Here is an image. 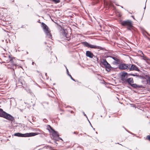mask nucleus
<instances>
[{
    "mask_svg": "<svg viewBox=\"0 0 150 150\" xmlns=\"http://www.w3.org/2000/svg\"><path fill=\"white\" fill-rule=\"evenodd\" d=\"M147 0H146V2L145 4H146V1H147ZM146 5H145V7H144V10L145 9H146Z\"/></svg>",
    "mask_w": 150,
    "mask_h": 150,
    "instance_id": "obj_38",
    "label": "nucleus"
},
{
    "mask_svg": "<svg viewBox=\"0 0 150 150\" xmlns=\"http://www.w3.org/2000/svg\"><path fill=\"white\" fill-rule=\"evenodd\" d=\"M81 134H79V136L80 135H81Z\"/></svg>",
    "mask_w": 150,
    "mask_h": 150,
    "instance_id": "obj_48",
    "label": "nucleus"
},
{
    "mask_svg": "<svg viewBox=\"0 0 150 150\" xmlns=\"http://www.w3.org/2000/svg\"><path fill=\"white\" fill-rule=\"evenodd\" d=\"M106 70L109 72L110 71V68H111V66L110 64L108 63L107 64H106L105 66H104Z\"/></svg>",
    "mask_w": 150,
    "mask_h": 150,
    "instance_id": "obj_16",
    "label": "nucleus"
},
{
    "mask_svg": "<svg viewBox=\"0 0 150 150\" xmlns=\"http://www.w3.org/2000/svg\"><path fill=\"white\" fill-rule=\"evenodd\" d=\"M83 114H84V115L85 116H86V117H87H87L86 115V114H85V113H84V112H83Z\"/></svg>",
    "mask_w": 150,
    "mask_h": 150,
    "instance_id": "obj_36",
    "label": "nucleus"
},
{
    "mask_svg": "<svg viewBox=\"0 0 150 150\" xmlns=\"http://www.w3.org/2000/svg\"><path fill=\"white\" fill-rule=\"evenodd\" d=\"M118 144H119V143H118Z\"/></svg>",
    "mask_w": 150,
    "mask_h": 150,
    "instance_id": "obj_63",
    "label": "nucleus"
},
{
    "mask_svg": "<svg viewBox=\"0 0 150 150\" xmlns=\"http://www.w3.org/2000/svg\"><path fill=\"white\" fill-rule=\"evenodd\" d=\"M15 59L14 57H12V58H11V59H10V61L11 62V63H13L14 61H13V59Z\"/></svg>",
    "mask_w": 150,
    "mask_h": 150,
    "instance_id": "obj_26",
    "label": "nucleus"
},
{
    "mask_svg": "<svg viewBox=\"0 0 150 150\" xmlns=\"http://www.w3.org/2000/svg\"><path fill=\"white\" fill-rule=\"evenodd\" d=\"M6 112L2 109L0 108V117L3 118Z\"/></svg>",
    "mask_w": 150,
    "mask_h": 150,
    "instance_id": "obj_15",
    "label": "nucleus"
},
{
    "mask_svg": "<svg viewBox=\"0 0 150 150\" xmlns=\"http://www.w3.org/2000/svg\"><path fill=\"white\" fill-rule=\"evenodd\" d=\"M45 44H46V42H45Z\"/></svg>",
    "mask_w": 150,
    "mask_h": 150,
    "instance_id": "obj_59",
    "label": "nucleus"
},
{
    "mask_svg": "<svg viewBox=\"0 0 150 150\" xmlns=\"http://www.w3.org/2000/svg\"><path fill=\"white\" fill-rule=\"evenodd\" d=\"M15 5L17 7L18 6L15 4Z\"/></svg>",
    "mask_w": 150,
    "mask_h": 150,
    "instance_id": "obj_51",
    "label": "nucleus"
},
{
    "mask_svg": "<svg viewBox=\"0 0 150 150\" xmlns=\"http://www.w3.org/2000/svg\"><path fill=\"white\" fill-rule=\"evenodd\" d=\"M50 1H52L55 4H57L60 2V0H50Z\"/></svg>",
    "mask_w": 150,
    "mask_h": 150,
    "instance_id": "obj_19",
    "label": "nucleus"
},
{
    "mask_svg": "<svg viewBox=\"0 0 150 150\" xmlns=\"http://www.w3.org/2000/svg\"><path fill=\"white\" fill-rule=\"evenodd\" d=\"M109 57L112 59L113 60H114L115 61L114 62L115 64H119V62H120L119 59H118L117 58L114 57L110 56Z\"/></svg>",
    "mask_w": 150,
    "mask_h": 150,
    "instance_id": "obj_13",
    "label": "nucleus"
},
{
    "mask_svg": "<svg viewBox=\"0 0 150 150\" xmlns=\"http://www.w3.org/2000/svg\"><path fill=\"white\" fill-rule=\"evenodd\" d=\"M130 64H127L125 63H120L119 64L118 67L121 70H124L126 69L128 70L129 66Z\"/></svg>",
    "mask_w": 150,
    "mask_h": 150,
    "instance_id": "obj_7",
    "label": "nucleus"
},
{
    "mask_svg": "<svg viewBox=\"0 0 150 150\" xmlns=\"http://www.w3.org/2000/svg\"><path fill=\"white\" fill-rule=\"evenodd\" d=\"M93 129L95 130V128H93Z\"/></svg>",
    "mask_w": 150,
    "mask_h": 150,
    "instance_id": "obj_53",
    "label": "nucleus"
},
{
    "mask_svg": "<svg viewBox=\"0 0 150 150\" xmlns=\"http://www.w3.org/2000/svg\"><path fill=\"white\" fill-rule=\"evenodd\" d=\"M59 139H60V140H62V138H60V137H59Z\"/></svg>",
    "mask_w": 150,
    "mask_h": 150,
    "instance_id": "obj_40",
    "label": "nucleus"
},
{
    "mask_svg": "<svg viewBox=\"0 0 150 150\" xmlns=\"http://www.w3.org/2000/svg\"><path fill=\"white\" fill-rule=\"evenodd\" d=\"M26 53H27V54H28V52H27Z\"/></svg>",
    "mask_w": 150,
    "mask_h": 150,
    "instance_id": "obj_54",
    "label": "nucleus"
},
{
    "mask_svg": "<svg viewBox=\"0 0 150 150\" xmlns=\"http://www.w3.org/2000/svg\"><path fill=\"white\" fill-rule=\"evenodd\" d=\"M138 76H138V77L140 79H145V78L144 77V76H143L142 75L141 76V75H138Z\"/></svg>",
    "mask_w": 150,
    "mask_h": 150,
    "instance_id": "obj_27",
    "label": "nucleus"
},
{
    "mask_svg": "<svg viewBox=\"0 0 150 150\" xmlns=\"http://www.w3.org/2000/svg\"><path fill=\"white\" fill-rule=\"evenodd\" d=\"M96 133L97 134L98 133V132H96Z\"/></svg>",
    "mask_w": 150,
    "mask_h": 150,
    "instance_id": "obj_52",
    "label": "nucleus"
},
{
    "mask_svg": "<svg viewBox=\"0 0 150 150\" xmlns=\"http://www.w3.org/2000/svg\"><path fill=\"white\" fill-rule=\"evenodd\" d=\"M67 32V31L66 30L63 29L61 32L62 35L64 37L65 36V34H66Z\"/></svg>",
    "mask_w": 150,
    "mask_h": 150,
    "instance_id": "obj_18",
    "label": "nucleus"
},
{
    "mask_svg": "<svg viewBox=\"0 0 150 150\" xmlns=\"http://www.w3.org/2000/svg\"><path fill=\"white\" fill-rule=\"evenodd\" d=\"M128 88H129V89H131V87H128Z\"/></svg>",
    "mask_w": 150,
    "mask_h": 150,
    "instance_id": "obj_46",
    "label": "nucleus"
},
{
    "mask_svg": "<svg viewBox=\"0 0 150 150\" xmlns=\"http://www.w3.org/2000/svg\"><path fill=\"white\" fill-rule=\"evenodd\" d=\"M147 34L148 35H149V34L148 33H147Z\"/></svg>",
    "mask_w": 150,
    "mask_h": 150,
    "instance_id": "obj_60",
    "label": "nucleus"
},
{
    "mask_svg": "<svg viewBox=\"0 0 150 150\" xmlns=\"http://www.w3.org/2000/svg\"><path fill=\"white\" fill-rule=\"evenodd\" d=\"M34 63V62H32V64L33 65Z\"/></svg>",
    "mask_w": 150,
    "mask_h": 150,
    "instance_id": "obj_45",
    "label": "nucleus"
},
{
    "mask_svg": "<svg viewBox=\"0 0 150 150\" xmlns=\"http://www.w3.org/2000/svg\"><path fill=\"white\" fill-rule=\"evenodd\" d=\"M132 17L134 19H135V18H134V16H132Z\"/></svg>",
    "mask_w": 150,
    "mask_h": 150,
    "instance_id": "obj_43",
    "label": "nucleus"
},
{
    "mask_svg": "<svg viewBox=\"0 0 150 150\" xmlns=\"http://www.w3.org/2000/svg\"><path fill=\"white\" fill-rule=\"evenodd\" d=\"M116 5H117V4H116Z\"/></svg>",
    "mask_w": 150,
    "mask_h": 150,
    "instance_id": "obj_61",
    "label": "nucleus"
},
{
    "mask_svg": "<svg viewBox=\"0 0 150 150\" xmlns=\"http://www.w3.org/2000/svg\"><path fill=\"white\" fill-rule=\"evenodd\" d=\"M51 132L52 135L54 137H59V136L58 132L55 131L54 129L52 130V131H51Z\"/></svg>",
    "mask_w": 150,
    "mask_h": 150,
    "instance_id": "obj_12",
    "label": "nucleus"
},
{
    "mask_svg": "<svg viewBox=\"0 0 150 150\" xmlns=\"http://www.w3.org/2000/svg\"><path fill=\"white\" fill-rule=\"evenodd\" d=\"M125 129L129 133H130L131 134L133 135H134V136H135V134H134L133 133H132V132H130L129 131H128V130H127L125 128Z\"/></svg>",
    "mask_w": 150,
    "mask_h": 150,
    "instance_id": "obj_29",
    "label": "nucleus"
},
{
    "mask_svg": "<svg viewBox=\"0 0 150 150\" xmlns=\"http://www.w3.org/2000/svg\"><path fill=\"white\" fill-rule=\"evenodd\" d=\"M116 5H117V4H116Z\"/></svg>",
    "mask_w": 150,
    "mask_h": 150,
    "instance_id": "obj_62",
    "label": "nucleus"
},
{
    "mask_svg": "<svg viewBox=\"0 0 150 150\" xmlns=\"http://www.w3.org/2000/svg\"><path fill=\"white\" fill-rule=\"evenodd\" d=\"M132 74H128V76H132Z\"/></svg>",
    "mask_w": 150,
    "mask_h": 150,
    "instance_id": "obj_37",
    "label": "nucleus"
},
{
    "mask_svg": "<svg viewBox=\"0 0 150 150\" xmlns=\"http://www.w3.org/2000/svg\"><path fill=\"white\" fill-rule=\"evenodd\" d=\"M65 68H66V71H67V75H69L70 74L69 71H68V69L67 68V67L66 66H65Z\"/></svg>",
    "mask_w": 150,
    "mask_h": 150,
    "instance_id": "obj_24",
    "label": "nucleus"
},
{
    "mask_svg": "<svg viewBox=\"0 0 150 150\" xmlns=\"http://www.w3.org/2000/svg\"><path fill=\"white\" fill-rule=\"evenodd\" d=\"M82 43L84 46L88 47V48L92 49H100V50H103L104 49V48L101 46L92 45L86 42H83Z\"/></svg>",
    "mask_w": 150,
    "mask_h": 150,
    "instance_id": "obj_4",
    "label": "nucleus"
},
{
    "mask_svg": "<svg viewBox=\"0 0 150 150\" xmlns=\"http://www.w3.org/2000/svg\"><path fill=\"white\" fill-rule=\"evenodd\" d=\"M103 81V82H102V83H103V84L105 83V81H104V80Z\"/></svg>",
    "mask_w": 150,
    "mask_h": 150,
    "instance_id": "obj_41",
    "label": "nucleus"
},
{
    "mask_svg": "<svg viewBox=\"0 0 150 150\" xmlns=\"http://www.w3.org/2000/svg\"><path fill=\"white\" fill-rule=\"evenodd\" d=\"M54 62H55V61L57 60V58L56 56H54Z\"/></svg>",
    "mask_w": 150,
    "mask_h": 150,
    "instance_id": "obj_32",
    "label": "nucleus"
},
{
    "mask_svg": "<svg viewBox=\"0 0 150 150\" xmlns=\"http://www.w3.org/2000/svg\"><path fill=\"white\" fill-rule=\"evenodd\" d=\"M2 63H5V62H2Z\"/></svg>",
    "mask_w": 150,
    "mask_h": 150,
    "instance_id": "obj_49",
    "label": "nucleus"
},
{
    "mask_svg": "<svg viewBox=\"0 0 150 150\" xmlns=\"http://www.w3.org/2000/svg\"><path fill=\"white\" fill-rule=\"evenodd\" d=\"M140 52L143 54L142 56H141V57L143 58V59L144 60L148 59V58L146 56L143 54L142 51H140Z\"/></svg>",
    "mask_w": 150,
    "mask_h": 150,
    "instance_id": "obj_17",
    "label": "nucleus"
},
{
    "mask_svg": "<svg viewBox=\"0 0 150 150\" xmlns=\"http://www.w3.org/2000/svg\"><path fill=\"white\" fill-rule=\"evenodd\" d=\"M130 64V65L129 66L128 69L129 70V71H133L134 70L138 71H140L138 67L135 64Z\"/></svg>",
    "mask_w": 150,
    "mask_h": 150,
    "instance_id": "obj_8",
    "label": "nucleus"
},
{
    "mask_svg": "<svg viewBox=\"0 0 150 150\" xmlns=\"http://www.w3.org/2000/svg\"><path fill=\"white\" fill-rule=\"evenodd\" d=\"M86 55L87 57L92 58L94 56V55L91 51H87L86 52Z\"/></svg>",
    "mask_w": 150,
    "mask_h": 150,
    "instance_id": "obj_11",
    "label": "nucleus"
},
{
    "mask_svg": "<svg viewBox=\"0 0 150 150\" xmlns=\"http://www.w3.org/2000/svg\"><path fill=\"white\" fill-rule=\"evenodd\" d=\"M37 72H39V71H37Z\"/></svg>",
    "mask_w": 150,
    "mask_h": 150,
    "instance_id": "obj_58",
    "label": "nucleus"
},
{
    "mask_svg": "<svg viewBox=\"0 0 150 150\" xmlns=\"http://www.w3.org/2000/svg\"><path fill=\"white\" fill-rule=\"evenodd\" d=\"M39 133L36 132H30L25 134H22L20 133H16L14 134V135L16 136L21 137H28L34 136L38 135Z\"/></svg>",
    "mask_w": 150,
    "mask_h": 150,
    "instance_id": "obj_2",
    "label": "nucleus"
},
{
    "mask_svg": "<svg viewBox=\"0 0 150 150\" xmlns=\"http://www.w3.org/2000/svg\"><path fill=\"white\" fill-rule=\"evenodd\" d=\"M116 69V68H114V67H111V68H110V70L111 69H112V70H114V69Z\"/></svg>",
    "mask_w": 150,
    "mask_h": 150,
    "instance_id": "obj_34",
    "label": "nucleus"
},
{
    "mask_svg": "<svg viewBox=\"0 0 150 150\" xmlns=\"http://www.w3.org/2000/svg\"><path fill=\"white\" fill-rule=\"evenodd\" d=\"M41 25L43 31L46 34V36L49 38H51L52 35L50 33V31L49 30L48 27L43 22H42Z\"/></svg>",
    "mask_w": 150,
    "mask_h": 150,
    "instance_id": "obj_3",
    "label": "nucleus"
},
{
    "mask_svg": "<svg viewBox=\"0 0 150 150\" xmlns=\"http://www.w3.org/2000/svg\"><path fill=\"white\" fill-rule=\"evenodd\" d=\"M90 125H91V127H92L93 128V126H92V125H91V123H90Z\"/></svg>",
    "mask_w": 150,
    "mask_h": 150,
    "instance_id": "obj_44",
    "label": "nucleus"
},
{
    "mask_svg": "<svg viewBox=\"0 0 150 150\" xmlns=\"http://www.w3.org/2000/svg\"><path fill=\"white\" fill-rule=\"evenodd\" d=\"M55 85V83H54L53 84V85Z\"/></svg>",
    "mask_w": 150,
    "mask_h": 150,
    "instance_id": "obj_56",
    "label": "nucleus"
},
{
    "mask_svg": "<svg viewBox=\"0 0 150 150\" xmlns=\"http://www.w3.org/2000/svg\"><path fill=\"white\" fill-rule=\"evenodd\" d=\"M3 118L11 122L14 120V117L11 115L7 112H6Z\"/></svg>",
    "mask_w": 150,
    "mask_h": 150,
    "instance_id": "obj_9",
    "label": "nucleus"
},
{
    "mask_svg": "<svg viewBox=\"0 0 150 150\" xmlns=\"http://www.w3.org/2000/svg\"><path fill=\"white\" fill-rule=\"evenodd\" d=\"M120 23L123 26H126L127 30L130 31L132 33L135 31V28L133 26L132 21L129 19L126 21L120 20Z\"/></svg>",
    "mask_w": 150,
    "mask_h": 150,
    "instance_id": "obj_1",
    "label": "nucleus"
},
{
    "mask_svg": "<svg viewBox=\"0 0 150 150\" xmlns=\"http://www.w3.org/2000/svg\"><path fill=\"white\" fill-rule=\"evenodd\" d=\"M131 78H129L127 79L124 83H126L127 82L129 85H130L131 86L136 89L144 88L142 85H138L136 83L131 84Z\"/></svg>",
    "mask_w": 150,
    "mask_h": 150,
    "instance_id": "obj_5",
    "label": "nucleus"
},
{
    "mask_svg": "<svg viewBox=\"0 0 150 150\" xmlns=\"http://www.w3.org/2000/svg\"><path fill=\"white\" fill-rule=\"evenodd\" d=\"M130 150H132V149H129Z\"/></svg>",
    "mask_w": 150,
    "mask_h": 150,
    "instance_id": "obj_64",
    "label": "nucleus"
},
{
    "mask_svg": "<svg viewBox=\"0 0 150 150\" xmlns=\"http://www.w3.org/2000/svg\"><path fill=\"white\" fill-rule=\"evenodd\" d=\"M73 133L74 134H78V133L76 132H73Z\"/></svg>",
    "mask_w": 150,
    "mask_h": 150,
    "instance_id": "obj_35",
    "label": "nucleus"
},
{
    "mask_svg": "<svg viewBox=\"0 0 150 150\" xmlns=\"http://www.w3.org/2000/svg\"><path fill=\"white\" fill-rule=\"evenodd\" d=\"M87 120H88V122H89L90 124V123H91V122H90V121H89V120L88 119V118H87Z\"/></svg>",
    "mask_w": 150,
    "mask_h": 150,
    "instance_id": "obj_42",
    "label": "nucleus"
},
{
    "mask_svg": "<svg viewBox=\"0 0 150 150\" xmlns=\"http://www.w3.org/2000/svg\"><path fill=\"white\" fill-rule=\"evenodd\" d=\"M47 129L49 130V132H50V129L51 130V131H52V130H54L49 125H47Z\"/></svg>",
    "mask_w": 150,
    "mask_h": 150,
    "instance_id": "obj_20",
    "label": "nucleus"
},
{
    "mask_svg": "<svg viewBox=\"0 0 150 150\" xmlns=\"http://www.w3.org/2000/svg\"><path fill=\"white\" fill-rule=\"evenodd\" d=\"M68 76H69L70 77L71 79L73 81L75 82L78 81H76L75 79L73 78L70 74Z\"/></svg>",
    "mask_w": 150,
    "mask_h": 150,
    "instance_id": "obj_22",
    "label": "nucleus"
},
{
    "mask_svg": "<svg viewBox=\"0 0 150 150\" xmlns=\"http://www.w3.org/2000/svg\"><path fill=\"white\" fill-rule=\"evenodd\" d=\"M8 57L10 59H11V57H10V55H8Z\"/></svg>",
    "mask_w": 150,
    "mask_h": 150,
    "instance_id": "obj_39",
    "label": "nucleus"
},
{
    "mask_svg": "<svg viewBox=\"0 0 150 150\" xmlns=\"http://www.w3.org/2000/svg\"><path fill=\"white\" fill-rule=\"evenodd\" d=\"M138 75H139V74H132V76H136V77H138V76H138Z\"/></svg>",
    "mask_w": 150,
    "mask_h": 150,
    "instance_id": "obj_30",
    "label": "nucleus"
},
{
    "mask_svg": "<svg viewBox=\"0 0 150 150\" xmlns=\"http://www.w3.org/2000/svg\"><path fill=\"white\" fill-rule=\"evenodd\" d=\"M38 129L39 131H40V130L39 129Z\"/></svg>",
    "mask_w": 150,
    "mask_h": 150,
    "instance_id": "obj_55",
    "label": "nucleus"
},
{
    "mask_svg": "<svg viewBox=\"0 0 150 150\" xmlns=\"http://www.w3.org/2000/svg\"><path fill=\"white\" fill-rule=\"evenodd\" d=\"M12 65L13 66H15L16 65V64H15L14 62H13V63H12Z\"/></svg>",
    "mask_w": 150,
    "mask_h": 150,
    "instance_id": "obj_33",
    "label": "nucleus"
},
{
    "mask_svg": "<svg viewBox=\"0 0 150 150\" xmlns=\"http://www.w3.org/2000/svg\"><path fill=\"white\" fill-rule=\"evenodd\" d=\"M47 73H45V75L46 76H47Z\"/></svg>",
    "mask_w": 150,
    "mask_h": 150,
    "instance_id": "obj_47",
    "label": "nucleus"
},
{
    "mask_svg": "<svg viewBox=\"0 0 150 150\" xmlns=\"http://www.w3.org/2000/svg\"><path fill=\"white\" fill-rule=\"evenodd\" d=\"M14 0H13L12 1V2H14Z\"/></svg>",
    "mask_w": 150,
    "mask_h": 150,
    "instance_id": "obj_50",
    "label": "nucleus"
},
{
    "mask_svg": "<svg viewBox=\"0 0 150 150\" xmlns=\"http://www.w3.org/2000/svg\"><path fill=\"white\" fill-rule=\"evenodd\" d=\"M121 8H123V7H122V6H121Z\"/></svg>",
    "mask_w": 150,
    "mask_h": 150,
    "instance_id": "obj_57",
    "label": "nucleus"
},
{
    "mask_svg": "<svg viewBox=\"0 0 150 150\" xmlns=\"http://www.w3.org/2000/svg\"><path fill=\"white\" fill-rule=\"evenodd\" d=\"M100 62L104 66H105L106 64H107L108 63L105 59H100Z\"/></svg>",
    "mask_w": 150,
    "mask_h": 150,
    "instance_id": "obj_14",
    "label": "nucleus"
},
{
    "mask_svg": "<svg viewBox=\"0 0 150 150\" xmlns=\"http://www.w3.org/2000/svg\"><path fill=\"white\" fill-rule=\"evenodd\" d=\"M146 78H148V81H149V84L150 85V77L147 75H146Z\"/></svg>",
    "mask_w": 150,
    "mask_h": 150,
    "instance_id": "obj_25",
    "label": "nucleus"
},
{
    "mask_svg": "<svg viewBox=\"0 0 150 150\" xmlns=\"http://www.w3.org/2000/svg\"><path fill=\"white\" fill-rule=\"evenodd\" d=\"M64 37H65L67 39V40H69L70 39V36L69 35V34L67 32L66 33V34H65V36Z\"/></svg>",
    "mask_w": 150,
    "mask_h": 150,
    "instance_id": "obj_21",
    "label": "nucleus"
},
{
    "mask_svg": "<svg viewBox=\"0 0 150 150\" xmlns=\"http://www.w3.org/2000/svg\"><path fill=\"white\" fill-rule=\"evenodd\" d=\"M145 139H147L150 141V135L147 136Z\"/></svg>",
    "mask_w": 150,
    "mask_h": 150,
    "instance_id": "obj_28",
    "label": "nucleus"
},
{
    "mask_svg": "<svg viewBox=\"0 0 150 150\" xmlns=\"http://www.w3.org/2000/svg\"><path fill=\"white\" fill-rule=\"evenodd\" d=\"M93 57H94V58L95 60H96L98 62V61L99 59L97 56H95L94 55Z\"/></svg>",
    "mask_w": 150,
    "mask_h": 150,
    "instance_id": "obj_23",
    "label": "nucleus"
},
{
    "mask_svg": "<svg viewBox=\"0 0 150 150\" xmlns=\"http://www.w3.org/2000/svg\"><path fill=\"white\" fill-rule=\"evenodd\" d=\"M131 84H132V83H133L134 82V81H133V78H131Z\"/></svg>",
    "mask_w": 150,
    "mask_h": 150,
    "instance_id": "obj_31",
    "label": "nucleus"
},
{
    "mask_svg": "<svg viewBox=\"0 0 150 150\" xmlns=\"http://www.w3.org/2000/svg\"><path fill=\"white\" fill-rule=\"evenodd\" d=\"M128 74L125 71H123L121 72V74L120 75V79L121 80L123 81L122 82L123 83L127 79L128 77Z\"/></svg>",
    "mask_w": 150,
    "mask_h": 150,
    "instance_id": "obj_6",
    "label": "nucleus"
},
{
    "mask_svg": "<svg viewBox=\"0 0 150 150\" xmlns=\"http://www.w3.org/2000/svg\"><path fill=\"white\" fill-rule=\"evenodd\" d=\"M23 77H20L18 79V81L17 83H16V86H22L23 84Z\"/></svg>",
    "mask_w": 150,
    "mask_h": 150,
    "instance_id": "obj_10",
    "label": "nucleus"
}]
</instances>
